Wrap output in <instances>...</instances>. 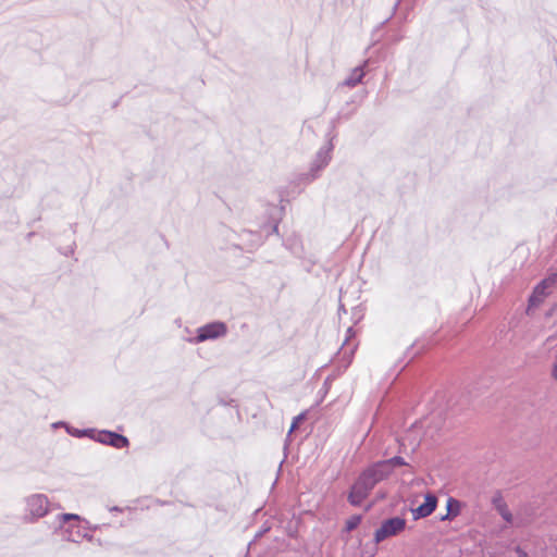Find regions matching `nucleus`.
<instances>
[{
    "instance_id": "f257e3e1",
    "label": "nucleus",
    "mask_w": 557,
    "mask_h": 557,
    "mask_svg": "<svg viewBox=\"0 0 557 557\" xmlns=\"http://www.w3.org/2000/svg\"><path fill=\"white\" fill-rule=\"evenodd\" d=\"M557 287V272L548 274L540 283L535 285L528 299L527 312L539 308L545 299L550 296Z\"/></svg>"
},
{
    "instance_id": "f03ea898",
    "label": "nucleus",
    "mask_w": 557,
    "mask_h": 557,
    "mask_svg": "<svg viewBox=\"0 0 557 557\" xmlns=\"http://www.w3.org/2000/svg\"><path fill=\"white\" fill-rule=\"evenodd\" d=\"M52 510V504L44 494H33L25 498V521L34 522Z\"/></svg>"
},
{
    "instance_id": "7ed1b4c3",
    "label": "nucleus",
    "mask_w": 557,
    "mask_h": 557,
    "mask_svg": "<svg viewBox=\"0 0 557 557\" xmlns=\"http://www.w3.org/2000/svg\"><path fill=\"white\" fill-rule=\"evenodd\" d=\"M332 150H333L332 143L325 144L318 150L313 161L311 162L309 171L307 173L301 174L300 180L304 183L309 184L320 176V172L325 166H327V164L330 163V161L332 159V154H331Z\"/></svg>"
},
{
    "instance_id": "20e7f679",
    "label": "nucleus",
    "mask_w": 557,
    "mask_h": 557,
    "mask_svg": "<svg viewBox=\"0 0 557 557\" xmlns=\"http://www.w3.org/2000/svg\"><path fill=\"white\" fill-rule=\"evenodd\" d=\"M374 487V480L370 478V473L362 471L350 487L349 504L355 507L360 506Z\"/></svg>"
},
{
    "instance_id": "39448f33",
    "label": "nucleus",
    "mask_w": 557,
    "mask_h": 557,
    "mask_svg": "<svg viewBox=\"0 0 557 557\" xmlns=\"http://www.w3.org/2000/svg\"><path fill=\"white\" fill-rule=\"evenodd\" d=\"M227 325L223 321H212L201 325L196 331V336L190 338L193 344H199L207 341H214L224 337L227 334Z\"/></svg>"
},
{
    "instance_id": "423d86ee",
    "label": "nucleus",
    "mask_w": 557,
    "mask_h": 557,
    "mask_svg": "<svg viewBox=\"0 0 557 557\" xmlns=\"http://www.w3.org/2000/svg\"><path fill=\"white\" fill-rule=\"evenodd\" d=\"M406 528V520L399 516H395L384 520L380 528L375 530L373 541L380 544L386 539L395 536L403 532Z\"/></svg>"
},
{
    "instance_id": "0eeeda50",
    "label": "nucleus",
    "mask_w": 557,
    "mask_h": 557,
    "mask_svg": "<svg viewBox=\"0 0 557 557\" xmlns=\"http://www.w3.org/2000/svg\"><path fill=\"white\" fill-rule=\"evenodd\" d=\"M90 438H92L94 441H96L100 444L109 445V446H112L117 449L126 448L129 445V441L126 436H124L120 433L113 432V431H107V430L96 431L95 430V433H94V435H90Z\"/></svg>"
},
{
    "instance_id": "6e6552de",
    "label": "nucleus",
    "mask_w": 557,
    "mask_h": 557,
    "mask_svg": "<svg viewBox=\"0 0 557 557\" xmlns=\"http://www.w3.org/2000/svg\"><path fill=\"white\" fill-rule=\"evenodd\" d=\"M81 523V517L75 513H57L51 524L54 532L66 534V530H75Z\"/></svg>"
},
{
    "instance_id": "1a4fd4ad",
    "label": "nucleus",
    "mask_w": 557,
    "mask_h": 557,
    "mask_svg": "<svg viewBox=\"0 0 557 557\" xmlns=\"http://www.w3.org/2000/svg\"><path fill=\"white\" fill-rule=\"evenodd\" d=\"M240 239L247 246V251L252 252L258 249L264 242V237L259 231L243 230L239 234Z\"/></svg>"
},
{
    "instance_id": "9d476101",
    "label": "nucleus",
    "mask_w": 557,
    "mask_h": 557,
    "mask_svg": "<svg viewBox=\"0 0 557 557\" xmlns=\"http://www.w3.org/2000/svg\"><path fill=\"white\" fill-rule=\"evenodd\" d=\"M363 471L366 473H370V478L374 480L375 485L391 475V473L387 471V465H385L381 460L369 466Z\"/></svg>"
},
{
    "instance_id": "9b49d317",
    "label": "nucleus",
    "mask_w": 557,
    "mask_h": 557,
    "mask_svg": "<svg viewBox=\"0 0 557 557\" xmlns=\"http://www.w3.org/2000/svg\"><path fill=\"white\" fill-rule=\"evenodd\" d=\"M492 504L494 505L497 512L502 516V518L508 522H512V513L510 512L503 495L500 492H496L492 497Z\"/></svg>"
},
{
    "instance_id": "f8f14e48",
    "label": "nucleus",
    "mask_w": 557,
    "mask_h": 557,
    "mask_svg": "<svg viewBox=\"0 0 557 557\" xmlns=\"http://www.w3.org/2000/svg\"><path fill=\"white\" fill-rule=\"evenodd\" d=\"M364 74L366 73L362 65L356 66L344 79L342 85L350 88L356 87L359 83L362 82Z\"/></svg>"
},
{
    "instance_id": "ddd939ff",
    "label": "nucleus",
    "mask_w": 557,
    "mask_h": 557,
    "mask_svg": "<svg viewBox=\"0 0 557 557\" xmlns=\"http://www.w3.org/2000/svg\"><path fill=\"white\" fill-rule=\"evenodd\" d=\"M437 506V498L433 494L424 496V503L420 504V518L430 516Z\"/></svg>"
},
{
    "instance_id": "4468645a",
    "label": "nucleus",
    "mask_w": 557,
    "mask_h": 557,
    "mask_svg": "<svg viewBox=\"0 0 557 557\" xmlns=\"http://www.w3.org/2000/svg\"><path fill=\"white\" fill-rule=\"evenodd\" d=\"M446 508H447V512H446V515L441 517L442 521L451 520L455 517H457L460 513L461 504L459 500H457L453 497H449L447 499Z\"/></svg>"
},
{
    "instance_id": "2eb2a0df",
    "label": "nucleus",
    "mask_w": 557,
    "mask_h": 557,
    "mask_svg": "<svg viewBox=\"0 0 557 557\" xmlns=\"http://www.w3.org/2000/svg\"><path fill=\"white\" fill-rule=\"evenodd\" d=\"M284 246L294 256L299 257V258L302 256L304 247H302V244H301L300 238L298 236L294 235V236L287 237L284 240Z\"/></svg>"
},
{
    "instance_id": "dca6fc26",
    "label": "nucleus",
    "mask_w": 557,
    "mask_h": 557,
    "mask_svg": "<svg viewBox=\"0 0 557 557\" xmlns=\"http://www.w3.org/2000/svg\"><path fill=\"white\" fill-rule=\"evenodd\" d=\"M86 536L87 534L82 531L81 525H77L75 530H66V534H62V539L73 543H79Z\"/></svg>"
},
{
    "instance_id": "f3484780",
    "label": "nucleus",
    "mask_w": 557,
    "mask_h": 557,
    "mask_svg": "<svg viewBox=\"0 0 557 557\" xmlns=\"http://www.w3.org/2000/svg\"><path fill=\"white\" fill-rule=\"evenodd\" d=\"M414 277H403L399 286V293L403 298H406L409 296L410 292L414 289Z\"/></svg>"
},
{
    "instance_id": "a211bd4d",
    "label": "nucleus",
    "mask_w": 557,
    "mask_h": 557,
    "mask_svg": "<svg viewBox=\"0 0 557 557\" xmlns=\"http://www.w3.org/2000/svg\"><path fill=\"white\" fill-rule=\"evenodd\" d=\"M382 462H384L385 465H387V471L392 474V472L394 471V469L396 467H400V466H404L406 465L405 462V459L400 456H395V457H392L389 459H385V460H381Z\"/></svg>"
},
{
    "instance_id": "6ab92c4d",
    "label": "nucleus",
    "mask_w": 557,
    "mask_h": 557,
    "mask_svg": "<svg viewBox=\"0 0 557 557\" xmlns=\"http://www.w3.org/2000/svg\"><path fill=\"white\" fill-rule=\"evenodd\" d=\"M361 520H362L361 515L350 516L345 522V531L351 532V531L356 530L359 527V524L361 523Z\"/></svg>"
},
{
    "instance_id": "aec40b11",
    "label": "nucleus",
    "mask_w": 557,
    "mask_h": 557,
    "mask_svg": "<svg viewBox=\"0 0 557 557\" xmlns=\"http://www.w3.org/2000/svg\"><path fill=\"white\" fill-rule=\"evenodd\" d=\"M66 431H67L69 434H71L73 436H76V437H83V436L90 437V435H94V433H95L94 429L78 430V429L66 428Z\"/></svg>"
},
{
    "instance_id": "412c9836",
    "label": "nucleus",
    "mask_w": 557,
    "mask_h": 557,
    "mask_svg": "<svg viewBox=\"0 0 557 557\" xmlns=\"http://www.w3.org/2000/svg\"><path fill=\"white\" fill-rule=\"evenodd\" d=\"M305 418V413H300L298 414L297 417H295L293 419V422H292V425H290V429H289V434L299 425V422Z\"/></svg>"
},
{
    "instance_id": "4be33fe9",
    "label": "nucleus",
    "mask_w": 557,
    "mask_h": 557,
    "mask_svg": "<svg viewBox=\"0 0 557 557\" xmlns=\"http://www.w3.org/2000/svg\"><path fill=\"white\" fill-rule=\"evenodd\" d=\"M550 376L557 382V352L550 367Z\"/></svg>"
},
{
    "instance_id": "5701e85b",
    "label": "nucleus",
    "mask_w": 557,
    "mask_h": 557,
    "mask_svg": "<svg viewBox=\"0 0 557 557\" xmlns=\"http://www.w3.org/2000/svg\"><path fill=\"white\" fill-rule=\"evenodd\" d=\"M414 344H416V342H413L412 346L409 348L410 360H413L418 356V350H414V347H413Z\"/></svg>"
},
{
    "instance_id": "b1692460",
    "label": "nucleus",
    "mask_w": 557,
    "mask_h": 557,
    "mask_svg": "<svg viewBox=\"0 0 557 557\" xmlns=\"http://www.w3.org/2000/svg\"><path fill=\"white\" fill-rule=\"evenodd\" d=\"M410 511L412 513L413 520H418V516H419L418 508L411 507Z\"/></svg>"
},
{
    "instance_id": "393cba45",
    "label": "nucleus",
    "mask_w": 557,
    "mask_h": 557,
    "mask_svg": "<svg viewBox=\"0 0 557 557\" xmlns=\"http://www.w3.org/2000/svg\"><path fill=\"white\" fill-rule=\"evenodd\" d=\"M342 313H344V314L347 313V310H346L345 306L342 302H339L338 314L341 315Z\"/></svg>"
},
{
    "instance_id": "a878e982",
    "label": "nucleus",
    "mask_w": 557,
    "mask_h": 557,
    "mask_svg": "<svg viewBox=\"0 0 557 557\" xmlns=\"http://www.w3.org/2000/svg\"><path fill=\"white\" fill-rule=\"evenodd\" d=\"M271 233H276V234L278 233V225H277V223H275L274 225H272V227H271Z\"/></svg>"
},
{
    "instance_id": "bb28decb",
    "label": "nucleus",
    "mask_w": 557,
    "mask_h": 557,
    "mask_svg": "<svg viewBox=\"0 0 557 557\" xmlns=\"http://www.w3.org/2000/svg\"><path fill=\"white\" fill-rule=\"evenodd\" d=\"M110 511L111 512H120V511H122V509L120 507H117V506H114V507L110 508Z\"/></svg>"
},
{
    "instance_id": "cd10ccee",
    "label": "nucleus",
    "mask_w": 557,
    "mask_h": 557,
    "mask_svg": "<svg viewBox=\"0 0 557 557\" xmlns=\"http://www.w3.org/2000/svg\"><path fill=\"white\" fill-rule=\"evenodd\" d=\"M517 552H518L519 557H528V554L525 552H523L521 549H518Z\"/></svg>"
},
{
    "instance_id": "c85d7f7f",
    "label": "nucleus",
    "mask_w": 557,
    "mask_h": 557,
    "mask_svg": "<svg viewBox=\"0 0 557 557\" xmlns=\"http://www.w3.org/2000/svg\"><path fill=\"white\" fill-rule=\"evenodd\" d=\"M60 425H64V422H58V423L53 424L54 428L60 426Z\"/></svg>"
},
{
    "instance_id": "c756f323",
    "label": "nucleus",
    "mask_w": 557,
    "mask_h": 557,
    "mask_svg": "<svg viewBox=\"0 0 557 557\" xmlns=\"http://www.w3.org/2000/svg\"><path fill=\"white\" fill-rule=\"evenodd\" d=\"M400 0H395V3H394V9H396V7L399 4Z\"/></svg>"
},
{
    "instance_id": "7c9ffc66",
    "label": "nucleus",
    "mask_w": 557,
    "mask_h": 557,
    "mask_svg": "<svg viewBox=\"0 0 557 557\" xmlns=\"http://www.w3.org/2000/svg\"><path fill=\"white\" fill-rule=\"evenodd\" d=\"M261 535H262V532H259V533L256 535V537H259V536H261Z\"/></svg>"
}]
</instances>
